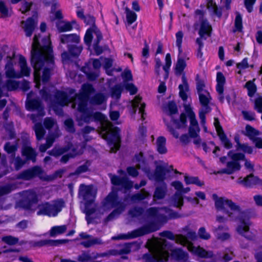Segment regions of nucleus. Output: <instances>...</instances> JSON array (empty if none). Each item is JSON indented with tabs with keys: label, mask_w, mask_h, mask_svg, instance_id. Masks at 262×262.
Returning a JSON list of instances; mask_svg holds the SVG:
<instances>
[{
	"label": "nucleus",
	"mask_w": 262,
	"mask_h": 262,
	"mask_svg": "<svg viewBox=\"0 0 262 262\" xmlns=\"http://www.w3.org/2000/svg\"><path fill=\"white\" fill-rule=\"evenodd\" d=\"M40 34H35L33 39L31 51V64L34 70V76L36 79V75L44 67L45 63L47 64L54 65L55 58L53 47L50 38L44 37L42 41L45 43L41 45L39 42Z\"/></svg>",
	"instance_id": "obj_1"
},
{
	"label": "nucleus",
	"mask_w": 262,
	"mask_h": 262,
	"mask_svg": "<svg viewBox=\"0 0 262 262\" xmlns=\"http://www.w3.org/2000/svg\"><path fill=\"white\" fill-rule=\"evenodd\" d=\"M147 216L155 220L150 221L142 226L133 230L127 234H121L113 237V239H133L143 236L159 229V223H166L168 221L166 215L159 213V209L156 207L148 208L146 211Z\"/></svg>",
	"instance_id": "obj_2"
},
{
	"label": "nucleus",
	"mask_w": 262,
	"mask_h": 262,
	"mask_svg": "<svg viewBox=\"0 0 262 262\" xmlns=\"http://www.w3.org/2000/svg\"><path fill=\"white\" fill-rule=\"evenodd\" d=\"M79 194L82 196L84 201V213L86 215V220L88 224L92 222V219L89 217L94 214L96 211L95 207H92L96 197V192L94 190L92 185H86L81 184L79 187Z\"/></svg>",
	"instance_id": "obj_3"
},
{
	"label": "nucleus",
	"mask_w": 262,
	"mask_h": 262,
	"mask_svg": "<svg viewBox=\"0 0 262 262\" xmlns=\"http://www.w3.org/2000/svg\"><path fill=\"white\" fill-rule=\"evenodd\" d=\"M103 138L111 147L112 152H116L120 148L121 142L120 129L117 126H112L106 130Z\"/></svg>",
	"instance_id": "obj_4"
},
{
	"label": "nucleus",
	"mask_w": 262,
	"mask_h": 262,
	"mask_svg": "<svg viewBox=\"0 0 262 262\" xmlns=\"http://www.w3.org/2000/svg\"><path fill=\"white\" fill-rule=\"evenodd\" d=\"M43 171L39 166L36 165L25 169L15 176L16 179L30 181L42 174Z\"/></svg>",
	"instance_id": "obj_5"
},
{
	"label": "nucleus",
	"mask_w": 262,
	"mask_h": 262,
	"mask_svg": "<svg viewBox=\"0 0 262 262\" xmlns=\"http://www.w3.org/2000/svg\"><path fill=\"white\" fill-rule=\"evenodd\" d=\"M118 189L113 188L112 191L104 198L103 205L105 207H111L112 208H125L124 203L119 200L118 193Z\"/></svg>",
	"instance_id": "obj_6"
},
{
	"label": "nucleus",
	"mask_w": 262,
	"mask_h": 262,
	"mask_svg": "<svg viewBox=\"0 0 262 262\" xmlns=\"http://www.w3.org/2000/svg\"><path fill=\"white\" fill-rule=\"evenodd\" d=\"M239 221L241 223L237 227V231L239 234L245 237L248 239H252V237L245 235V233L248 232L251 224L250 219V216L248 212L245 211H241L239 216Z\"/></svg>",
	"instance_id": "obj_7"
},
{
	"label": "nucleus",
	"mask_w": 262,
	"mask_h": 262,
	"mask_svg": "<svg viewBox=\"0 0 262 262\" xmlns=\"http://www.w3.org/2000/svg\"><path fill=\"white\" fill-rule=\"evenodd\" d=\"M108 175L112 184L114 186H121L126 191L130 190L133 187V182L126 177H121L111 173Z\"/></svg>",
	"instance_id": "obj_8"
},
{
	"label": "nucleus",
	"mask_w": 262,
	"mask_h": 262,
	"mask_svg": "<svg viewBox=\"0 0 262 262\" xmlns=\"http://www.w3.org/2000/svg\"><path fill=\"white\" fill-rule=\"evenodd\" d=\"M68 50V51H64L61 54L63 62L70 61L73 59L78 58L82 51V47L77 46L76 44L69 45Z\"/></svg>",
	"instance_id": "obj_9"
},
{
	"label": "nucleus",
	"mask_w": 262,
	"mask_h": 262,
	"mask_svg": "<svg viewBox=\"0 0 262 262\" xmlns=\"http://www.w3.org/2000/svg\"><path fill=\"white\" fill-rule=\"evenodd\" d=\"M38 201L37 194L33 191L30 190L26 192L25 196L19 202L20 206L26 210L32 209L33 206Z\"/></svg>",
	"instance_id": "obj_10"
},
{
	"label": "nucleus",
	"mask_w": 262,
	"mask_h": 262,
	"mask_svg": "<svg viewBox=\"0 0 262 262\" xmlns=\"http://www.w3.org/2000/svg\"><path fill=\"white\" fill-rule=\"evenodd\" d=\"M213 123L217 133V135L219 136L220 140L224 147L227 149H231L233 146L232 143L228 138L227 135L225 133L218 118L215 117L214 118Z\"/></svg>",
	"instance_id": "obj_11"
},
{
	"label": "nucleus",
	"mask_w": 262,
	"mask_h": 262,
	"mask_svg": "<svg viewBox=\"0 0 262 262\" xmlns=\"http://www.w3.org/2000/svg\"><path fill=\"white\" fill-rule=\"evenodd\" d=\"M237 183L246 188H252L256 185H262V180L253 173H250L245 178L240 177L237 180Z\"/></svg>",
	"instance_id": "obj_12"
},
{
	"label": "nucleus",
	"mask_w": 262,
	"mask_h": 262,
	"mask_svg": "<svg viewBox=\"0 0 262 262\" xmlns=\"http://www.w3.org/2000/svg\"><path fill=\"white\" fill-rule=\"evenodd\" d=\"M170 172V170L162 165H157L154 173H148L147 176L149 180L154 179L156 182L163 183L166 179V174Z\"/></svg>",
	"instance_id": "obj_13"
},
{
	"label": "nucleus",
	"mask_w": 262,
	"mask_h": 262,
	"mask_svg": "<svg viewBox=\"0 0 262 262\" xmlns=\"http://www.w3.org/2000/svg\"><path fill=\"white\" fill-rule=\"evenodd\" d=\"M212 28L209 22L206 18H203L200 21V27L198 32L199 37L201 40H206L211 35Z\"/></svg>",
	"instance_id": "obj_14"
},
{
	"label": "nucleus",
	"mask_w": 262,
	"mask_h": 262,
	"mask_svg": "<svg viewBox=\"0 0 262 262\" xmlns=\"http://www.w3.org/2000/svg\"><path fill=\"white\" fill-rule=\"evenodd\" d=\"M26 107L28 111H37L40 116L45 115L44 107L42 102L38 98L30 99L27 100L26 103Z\"/></svg>",
	"instance_id": "obj_15"
},
{
	"label": "nucleus",
	"mask_w": 262,
	"mask_h": 262,
	"mask_svg": "<svg viewBox=\"0 0 262 262\" xmlns=\"http://www.w3.org/2000/svg\"><path fill=\"white\" fill-rule=\"evenodd\" d=\"M54 98L55 101L53 105L55 111H56V105L64 106L69 102V95L63 91H56L54 94Z\"/></svg>",
	"instance_id": "obj_16"
},
{
	"label": "nucleus",
	"mask_w": 262,
	"mask_h": 262,
	"mask_svg": "<svg viewBox=\"0 0 262 262\" xmlns=\"http://www.w3.org/2000/svg\"><path fill=\"white\" fill-rule=\"evenodd\" d=\"M68 242V239H43L35 242L34 246L35 247H43L44 246L48 245L50 246L56 247L60 245L66 244Z\"/></svg>",
	"instance_id": "obj_17"
},
{
	"label": "nucleus",
	"mask_w": 262,
	"mask_h": 262,
	"mask_svg": "<svg viewBox=\"0 0 262 262\" xmlns=\"http://www.w3.org/2000/svg\"><path fill=\"white\" fill-rule=\"evenodd\" d=\"M95 89L93 85L90 83H84L82 85L80 92L77 95L78 99H88L90 98V96L94 93Z\"/></svg>",
	"instance_id": "obj_18"
},
{
	"label": "nucleus",
	"mask_w": 262,
	"mask_h": 262,
	"mask_svg": "<svg viewBox=\"0 0 262 262\" xmlns=\"http://www.w3.org/2000/svg\"><path fill=\"white\" fill-rule=\"evenodd\" d=\"M60 43L61 44H67V47L69 45L77 44L80 42V37L76 33L69 34H61L59 36Z\"/></svg>",
	"instance_id": "obj_19"
},
{
	"label": "nucleus",
	"mask_w": 262,
	"mask_h": 262,
	"mask_svg": "<svg viewBox=\"0 0 262 262\" xmlns=\"http://www.w3.org/2000/svg\"><path fill=\"white\" fill-rule=\"evenodd\" d=\"M227 168H223L217 172L219 174H231L235 171H238L241 168V165L239 162L229 161L227 163Z\"/></svg>",
	"instance_id": "obj_20"
},
{
	"label": "nucleus",
	"mask_w": 262,
	"mask_h": 262,
	"mask_svg": "<svg viewBox=\"0 0 262 262\" xmlns=\"http://www.w3.org/2000/svg\"><path fill=\"white\" fill-rule=\"evenodd\" d=\"M21 154L25 157L26 161H31L33 163L36 161L37 154L31 146L24 145L21 149Z\"/></svg>",
	"instance_id": "obj_21"
},
{
	"label": "nucleus",
	"mask_w": 262,
	"mask_h": 262,
	"mask_svg": "<svg viewBox=\"0 0 262 262\" xmlns=\"http://www.w3.org/2000/svg\"><path fill=\"white\" fill-rule=\"evenodd\" d=\"M182 84L179 85V96L183 101H186L188 98V95L186 92L189 91V87L187 78L184 74L182 76Z\"/></svg>",
	"instance_id": "obj_22"
},
{
	"label": "nucleus",
	"mask_w": 262,
	"mask_h": 262,
	"mask_svg": "<svg viewBox=\"0 0 262 262\" xmlns=\"http://www.w3.org/2000/svg\"><path fill=\"white\" fill-rule=\"evenodd\" d=\"M7 58L8 60L5 65L6 77L9 78H19L20 76L16 73L14 69L12 58L8 56Z\"/></svg>",
	"instance_id": "obj_23"
},
{
	"label": "nucleus",
	"mask_w": 262,
	"mask_h": 262,
	"mask_svg": "<svg viewBox=\"0 0 262 262\" xmlns=\"http://www.w3.org/2000/svg\"><path fill=\"white\" fill-rule=\"evenodd\" d=\"M160 186H158L156 187L153 194L154 200H162L163 199L167 193V187L165 182L161 183Z\"/></svg>",
	"instance_id": "obj_24"
},
{
	"label": "nucleus",
	"mask_w": 262,
	"mask_h": 262,
	"mask_svg": "<svg viewBox=\"0 0 262 262\" xmlns=\"http://www.w3.org/2000/svg\"><path fill=\"white\" fill-rule=\"evenodd\" d=\"M38 210L37 211V215H47L49 217L52 216L53 212L52 210L51 204L49 202H45L38 206Z\"/></svg>",
	"instance_id": "obj_25"
},
{
	"label": "nucleus",
	"mask_w": 262,
	"mask_h": 262,
	"mask_svg": "<svg viewBox=\"0 0 262 262\" xmlns=\"http://www.w3.org/2000/svg\"><path fill=\"white\" fill-rule=\"evenodd\" d=\"M142 98L140 95L135 97L133 105L135 108L139 107V113L141 115V119L142 120L145 119L144 117L146 115L145 111L146 104L144 102L141 103Z\"/></svg>",
	"instance_id": "obj_26"
},
{
	"label": "nucleus",
	"mask_w": 262,
	"mask_h": 262,
	"mask_svg": "<svg viewBox=\"0 0 262 262\" xmlns=\"http://www.w3.org/2000/svg\"><path fill=\"white\" fill-rule=\"evenodd\" d=\"M142 98L140 95L135 97L133 105L135 108L139 107V113L141 115V119L142 120L145 119L144 117L146 115L145 111L146 104L144 102L141 103Z\"/></svg>",
	"instance_id": "obj_27"
},
{
	"label": "nucleus",
	"mask_w": 262,
	"mask_h": 262,
	"mask_svg": "<svg viewBox=\"0 0 262 262\" xmlns=\"http://www.w3.org/2000/svg\"><path fill=\"white\" fill-rule=\"evenodd\" d=\"M96 38L95 39L93 43V49L96 55L101 54L103 51L102 47L99 45L101 40L102 39V35L100 30H96L95 32Z\"/></svg>",
	"instance_id": "obj_28"
},
{
	"label": "nucleus",
	"mask_w": 262,
	"mask_h": 262,
	"mask_svg": "<svg viewBox=\"0 0 262 262\" xmlns=\"http://www.w3.org/2000/svg\"><path fill=\"white\" fill-rule=\"evenodd\" d=\"M188 253L182 248H175L171 251V256L174 259L178 261L186 260L188 258Z\"/></svg>",
	"instance_id": "obj_29"
},
{
	"label": "nucleus",
	"mask_w": 262,
	"mask_h": 262,
	"mask_svg": "<svg viewBox=\"0 0 262 262\" xmlns=\"http://www.w3.org/2000/svg\"><path fill=\"white\" fill-rule=\"evenodd\" d=\"M35 23L34 19L32 17L28 18L24 28L26 36L31 37L35 30Z\"/></svg>",
	"instance_id": "obj_30"
},
{
	"label": "nucleus",
	"mask_w": 262,
	"mask_h": 262,
	"mask_svg": "<svg viewBox=\"0 0 262 262\" xmlns=\"http://www.w3.org/2000/svg\"><path fill=\"white\" fill-rule=\"evenodd\" d=\"M90 104L94 105H99L106 101L105 95L101 92L96 93L89 99Z\"/></svg>",
	"instance_id": "obj_31"
},
{
	"label": "nucleus",
	"mask_w": 262,
	"mask_h": 262,
	"mask_svg": "<svg viewBox=\"0 0 262 262\" xmlns=\"http://www.w3.org/2000/svg\"><path fill=\"white\" fill-rule=\"evenodd\" d=\"M166 139L164 136H159L156 140L157 150L159 154L163 155L167 152L166 147Z\"/></svg>",
	"instance_id": "obj_32"
},
{
	"label": "nucleus",
	"mask_w": 262,
	"mask_h": 262,
	"mask_svg": "<svg viewBox=\"0 0 262 262\" xmlns=\"http://www.w3.org/2000/svg\"><path fill=\"white\" fill-rule=\"evenodd\" d=\"M185 110L190 120V126H194L199 128V124L196 119L195 114L192 108L189 105H185Z\"/></svg>",
	"instance_id": "obj_33"
},
{
	"label": "nucleus",
	"mask_w": 262,
	"mask_h": 262,
	"mask_svg": "<svg viewBox=\"0 0 262 262\" xmlns=\"http://www.w3.org/2000/svg\"><path fill=\"white\" fill-rule=\"evenodd\" d=\"M34 130L35 131L36 140L38 141L41 140L46 134V131L41 122H37L34 126Z\"/></svg>",
	"instance_id": "obj_34"
},
{
	"label": "nucleus",
	"mask_w": 262,
	"mask_h": 262,
	"mask_svg": "<svg viewBox=\"0 0 262 262\" xmlns=\"http://www.w3.org/2000/svg\"><path fill=\"white\" fill-rule=\"evenodd\" d=\"M245 135L252 142L260 135V132L250 125H247L245 127Z\"/></svg>",
	"instance_id": "obj_35"
},
{
	"label": "nucleus",
	"mask_w": 262,
	"mask_h": 262,
	"mask_svg": "<svg viewBox=\"0 0 262 262\" xmlns=\"http://www.w3.org/2000/svg\"><path fill=\"white\" fill-rule=\"evenodd\" d=\"M195 81L196 89L198 94L205 93L206 94H207V95H208L210 97L209 92L207 90L205 89V88L206 86L204 80L199 78V74L196 75Z\"/></svg>",
	"instance_id": "obj_36"
},
{
	"label": "nucleus",
	"mask_w": 262,
	"mask_h": 262,
	"mask_svg": "<svg viewBox=\"0 0 262 262\" xmlns=\"http://www.w3.org/2000/svg\"><path fill=\"white\" fill-rule=\"evenodd\" d=\"M123 91V86L121 84H116L110 89V94L112 98L119 99Z\"/></svg>",
	"instance_id": "obj_37"
},
{
	"label": "nucleus",
	"mask_w": 262,
	"mask_h": 262,
	"mask_svg": "<svg viewBox=\"0 0 262 262\" xmlns=\"http://www.w3.org/2000/svg\"><path fill=\"white\" fill-rule=\"evenodd\" d=\"M150 195L149 193L144 189H142L140 192L135 193L131 195L130 200L133 202H137L146 199Z\"/></svg>",
	"instance_id": "obj_38"
},
{
	"label": "nucleus",
	"mask_w": 262,
	"mask_h": 262,
	"mask_svg": "<svg viewBox=\"0 0 262 262\" xmlns=\"http://www.w3.org/2000/svg\"><path fill=\"white\" fill-rule=\"evenodd\" d=\"M195 254L201 258H211L214 256V254L211 251H207L203 248L198 247L194 251Z\"/></svg>",
	"instance_id": "obj_39"
},
{
	"label": "nucleus",
	"mask_w": 262,
	"mask_h": 262,
	"mask_svg": "<svg viewBox=\"0 0 262 262\" xmlns=\"http://www.w3.org/2000/svg\"><path fill=\"white\" fill-rule=\"evenodd\" d=\"M134 158L139 166L141 167L143 169L145 168L147 166V160L144 156L143 152L140 151L138 153L135 154Z\"/></svg>",
	"instance_id": "obj_40"
},
{
	"label": "nucleus",
	"mask_w": 262,
	"mask_h": 262,
	"mask_svg": "<svg viewBox=\"0 0 262 262\" xmlns=\"http://www.w3.org/2000/svg\"><path fill=\"white\" fill-rule=\"evenodd\" d=\"M64 206V202L62 199L57 200L53 204H51L53 212L52 216H56Z\"/></svg>",
	"instance_id": "obj_41"
},
{
	"label": "nucleus",
	"mask_w": 262,
	"mask_h": 262,
	"mask_svg": "<svg viewBox=\"0 0 262 262\" xmlns=\"http://www.w3.org/2000/svg\"><path fill=\"white\" fill-rule=\"evenodd\" d=\"M172 122L176 125L177 128L185 127L187 125V115L182 113L180 116V119H172Z\"/></svg>",
	"instance_id": "obj_42"
},
{
	"label": "nucleus",
	"mask_w": 262,
	"mask_h": 262,
	"mask_svg": "<svg viewBox=\"0 0 262 262\" xmlns=\"http://www.w3.org/2000/svg\"><path fill=\"white\" fill-rule=\"evenodd\" d=\"M67 229V226L65 225L53 226L50 230V235L54 237L57 235L62 234L66 231Z\"/></svg>",
	"instance_id": "obj_43"
},
{
	"label": "nucleus",
	"mask_w": 262,
	"mask_h": 262,
	"mask_svg": "<svg viewBox=\"0 0 262 262\" xmlns=\"http://www.w3.org/2000/svg\"><path fill=\"white\" fill-rule=\"evenodd\" d=\"M6 173L0 174V179L5 175ZM14 189V185L12 184H7L0 186V196L8 194Z\"/></svg>",
	"instance_id": "obj_44"
},
{
	"label": "nucleus",
	"mask_w": 262,
	"mask_h": 262,
	"mask_svg": "<svg viewBox=\"0 0 262 262\" xmlns=\"http://www.w3.org/2000/svg\"><path fill=\"white\" fill-rule=\"evenodd\" d=\"M69 150V147L64 146L59 148H54L52 150H49L48 153L49 155L55 157L60 156L66 153Z\"/></svg>",
	"instance_id": "obj_45"
},
{
	"label": "nucleus",
	"mask_w": 262,
	"mask_h": 262,
	"mask_svg": "<svg viewBox=\"0 0 262 262\" xmlns=\"http://www.w3.org/2000/svg\"><path fill=\"white\" fill-rule=\"evenodd\" d=\"M184 181L187 185L195 184L198 186L201 187L204 185L203 182L200 181L198 177H190L187 175L184 176Z\"/></svg>",
	"instance_id": "obj_46"
},
{
	"label": "nucleus",
	"mask_w": 262,
	"mask_h": 262,
	"mask_svg": "<svg viewBox=\"0 0 262 262\" xmlns=\"http://www.w3.org/2000/svg\"><path fill=\"white\" fill-rule=\"evenodd\" d=\"M199 99L201 104L204 106L206 110L209 109V103L210 99H211V96L210 97L205 93L198 94Z\"/></svg>",
	"instance_id": "obj_47"
},
{
	"label": "nucleus",
	"mask_w": 262,
	"mask_h": 262,
	"mask_svg": "<svg viewBox=\"0 0 262 262\" xmlns=\"http://www.w3.org/2000/svg\"><path fill=\"white\" fill-rule=\"evenodd\" d=\"M245 88L247 89L248 96L253 97L257 91V87L253 80H249L247 81L245 85Z\"/></svg>",
	"instance_id": "obj_48"
},
{
	"label": "nucleus",
	"mask_w": 262,
	"mask_h": 262,
	"mask_svg": "<svg viewBox=\"0 0 262 262\" xmlns=\"http://www.w3.org/2000/svg\"><path fill=\"white\" fill-rule=\"evenodd\" d=\"M93 29L90 28L86 31L84 36V43L90 48L92 45V40L93 38V33H95Z\"/></svg>",
	"instance_id": "obj_49"
},
{
	"label": "nucleus",
	"mask_w": 262,
	"mask_h": 262,
	"mask_svg": "<svg viewBox=\"0 0 262 262\" xmlns=\"http://www.w3.org/2000/svg\"><path fill=\"white\" fill-rule=\"evenodd\" d=\"M212 198L215 201V206L217 209H224V206L226 205V199L224 198H218L216 194L214 193L212 195Z\"/></svg>",
	"instance_id": "obj_50"
},
{
	"label": "nucleus",
	"mask_w": 262,
	"mask_h": 262,
	"mask_svg": "<svg viewBox=\"0 0 262 262\" xmlns=\"http://www.w3.org/2000/svg\"><path fill=\"white\" fill-rule=\"evenodd\" d=\"M144 212V209L142 207L135 206L130 209L128 211V214L132 217H138L143 215Z\"/></svg>",
	"instance_id": "obj_51"
},
{
	"label": "nucleus",
	"mask_w": 262,
	"mask_h": 262,
	"mask_svg": "<svg viewBox=\"0 0 262 262\" xmlns=\"http://www.w3.org/2000/svg\"><path fill=\"white\" fill-rule=\"evenodd\" d=\"M125 12L127 24L128 25H130L137 20V15L135 12L130 10L128 8H126Z\"/></svg>",
	"instance_id": "obj_52"
},
{
	"label": "nucleus",
	"mask_w": 262,
	"mask_h": 262,
	"mask_svg": "<svg viewBox=\"0 0 262 262\" xmlns=\"http://www.w3.org/2000/svg\"><path fill=\"white\" fill-rule=\"evenodd\" d=\"M234 27L235 29L234 30V32L238 31L241 32L242 31L243 28L242 16L239 12H236Z\"/></svg>",
	"instance_id": "obj_53"
},
{
	"label": "nucleus",
	"mask_w": 262,
	"mask_h": 262,
	"mask_svg": "<svg viewBox=\"0 0 262 262\" xmlns=\"http://www.w3.org/2000/svg\"><path fill=\"white\" fill-rule=\"evenodd\" d=\"M174 206L181 208L184 204L183 196L181 193L176 192L173 198Z\"/></svg>",
	"instance_id": "obj_54"
},
{
	"label": "nucleus",
	"mask_w": 262,
	"mask_h": 262,
	"mask_svg": "<svg viewBox=\"0 0 262 262\" xmlns=\"http://www.w3.org/2000/svg\"><path fill=\"white\" fill-rule=\"evenodd\" d=\"M5 87L8 91H15L19 87V82L16 80L8 79L5 83Z\"/></svg>",
	"instance_id": "obj_55"
},
{
	"label": "nucleus",
	"mask_w": 262,
	"mask_h": 262,
	"mask_svg": "<svg viewBox=\"0 0 262 262\" xmlns=\"http://www.w3.org/2000/svg\"><path fill=\"white\" fill-rule=\"evenodd\" d=\"M184 36V34L182 31H179L177 32L176 34V46L178 48V51L179 54L181 53L182 52V41H183V38Z\"/></svg>",
	"instance_id": "obj_56"
},
{
	"label": "nucleus",
	"mask_w": 262,
	"mask_h": 262,
	"mask_svg": "<svg viewBox=\"0 0 262 262\" xmlns=\"http://www.w3.org/2000/svg\"><path fill=\"white\" fill-rule=\"evenodd\" d=\"M227 155L232 159V161H237L245 160V155L243 153H233L232 150L228 151Z\"/></svg>",
	"instance_id": "obj_57"
},
{
	"label": "nucleus",
	"mask_w": 262,
	"mask_h": 262,
	"mask_svg": "<svg viewBox=\"0 0 262 262\" xmlns=\"http://www.w3.org/2000/svg\"><path fill=\"white\" fill-rule=\"evenodd\" d=\"M77 260L79 262H90L93 260L89 251H83L77 257Z\"/></svg>",
	"instance_id": "obj_58"
},
{
	"label": "nucleus",
	"mask_w": 262,
	"mask_h": 262,
	"mask_svg": "<svg viewBox=\"0 0 262 262\" xmlns=\"http://www.w3.org/2000/svg\"><path fill=\"white\" fill-rule=\"evenodd\" d=\"M93 112L89 109L82 112L81 114L80 120L84 123H89L92 122V116Z\"/></svg>",
	"instance_id": "obj_59"
},
{
	"label": "nucleus",
	"mask_w": 262,
	"mask_h": 262,
	"mask_svg": "<svg viewBox=\"0 0 262 262\" xmlns=\"http://www.w3.org/2000/svg\"><path fill=\"white\" fill-rule=\"evenodd\" d=\"M2 240L3 242L9 245H16L19 241L18 238L11 235L4 236L2 237Z\"/></svg>",
	"instance_id": "obj_60"
},
{
	"label": "nucleus",
	"mask_w": 262,
	"mask_h": 262,
	"mask_svg": "<svg viewBox=\"0 0 262 262\" xmlns=\"http://www.w3.org/2000/svg\"><path fill=\"white\" fill-rule=\"evenodd\" d=\"M186 67V63L183 58H179L178 59L176 66V72L177 73L181 74Z\"/></svg>",
	"instance_id": "obj_61"
},
{
	"label": "nucleus",
	"mask_w": 262,
	"mask_h": 262,
	"mask_svg": "<svg viewBox=\"0 0 262 262\" xmlns=\"http://www.w3.org/2000/svg\"><path fill=\"white\" fill-rule=\"evenodd\" d=\"M142 257L145 262H164L162 258H158L149 253L144 254Z\"/></svg>",
	"instance_id": "obj_62"
},
{
	"label": "nucleus",
	"mask_w": 262,
	"mask_h": 262,
	"mask_svg": "<svg viewBox=\"0 0 262 262\" xmlns=\"http://www.w3.org/2000/svg\"><path fill=\"white\" fill-rule=\"evenodd\" d=\"M121 77L123 80L124 83L133 80L132 71L128 69H125L121 73Z\"/></svg>",
	"instance_id": "obj_63"
},
{
	"label": "nucleus",
	"mask_w": 262,
	"mask_h": 262,
	"mask_svg": "<svg viewBox=\"0 0 262 262\" xmlns=\"http://www.w3.org/2000/svg\"><path fill=\"white\" fill-rule=\"evenodd\" d=\"M123 89H125L127 91L129 92L130 95H135L138 91L137 88L133 83L126 82L124 83Z\"/></svg>",
	"instance_id": "obj_64"
}]
</instances>
